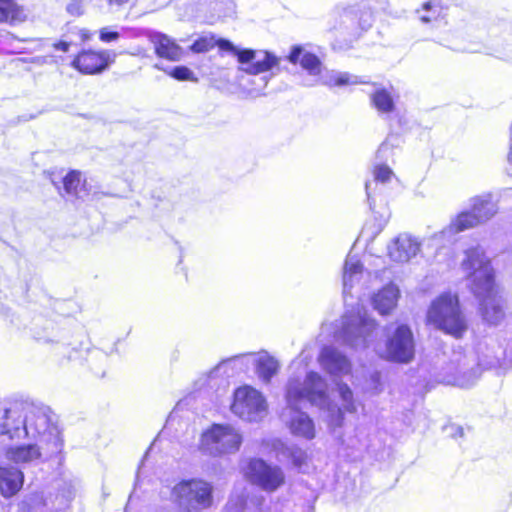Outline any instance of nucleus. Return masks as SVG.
I'll use <instances>...</instances> for the list:
<instances>
[{
	"mask_svg": "<svg viewBox=\"0 0 512 512\" xmlns=\"http://www.w3.org/2000/svg\"><path fill=\"white\" fill-rule=\"evenodd\" d=\"M372 25V14L365 12L359 19V26L362 29H368Z\"/></svg>",
	"mask_w": 512,
	"mask_h": 512,
	"instance_id": "ea45409f",
	"label": "nucleus"
},
{
	"mask_svg": "<svg viewBox=\"0 0 512 512\" xmlns=\"http://www.w3.org/2000/svg\"><path fill=\"white\" fill-rule=\"evenodd\" d=\"M26 13L16 0H0V24H16L26 20Z\"/></svg>",
	"mask_w": 512,
	"mask_h": 512,
	"instance_id": "bb28decb",
	"label": "nucleus"
},
{
	"mask_svg": "<svg viewBox=\"0 0 512 512\" xmlns=\"http://www.w3.org/2000/svg\"><path fill=\"white\" fill-rule=\"evenodd\" d=\"M289 62L292 64L300 63L301 67L308 72L311 76H320L319 81L326 86H347L366 83L360 80L356 75H352L348 72H340L335 70L326 71L323 73V65L318 56L315 54L304 51L299 46H293L288 56Z\"/></svg>",
	"mask_w": 512,
	"mask_h": 512,
	"instance_id": "423d86ee",
	"label": "nucleus"
},
{
	"mask_svg": "<svg viewBox=\"0 0 512 512\" xmlns=\"http://www.w3.org/2000/svg\"><path fill=\"white\" fill-rule=\"evenodd\" d=\"M461 267L470 279V288L479 301L483 319L489 324H498L504 317L503 299L498 293L494 270L484 250L480 246L468 249Z\"/></svg>",
	"mask_w": 512,
	"mask_h": 512,
	"instance_id": "f03ea898",
	"label": "nucleus"
},
{
	"mask_svg": "<svg viewBox=\"0 0 512 512\" xmlns=\"http://www.w3.org/2000/svg\"><path fill=\"white\" fill-rule=\"evenodd\" d=\"M421 243L410 234L398 235L389 245L388 254L395 262H408L420 250Z\"/></svg>",
	"mask_w": 512,
	"mask_h": 512,
	"instance_id": "dca6fc26",
	"label": "nucleus"
},
{
	"mask_svg": "<svg viewBox=\"0 0 512 512\" xmlns=\"http://www.w3.org/2000/svg\"><path fill=\"white\" fill-rule=\"evenodd\" d=\"M460 435H462V428H458Z\"/></svg>",
	"mask_w": 512,
	"mask_h": 512,
	"instance_id": "de8ad7c7",
	"label": "nucleus"
},
{
	"mask_svg": "<svg viewBox=\"0 0 512 512\" xmlns=\"http://www.w3.org/2000/svg\"><path fill=\"white\" fill-rule=\"evenodd\" d=\"M63 190L68 197L83 198L85 193L81 185V174L78 171L69 172L63 179Z\"/></svg>",
	"mask_w": 512,
	"mask_h": 512,
	"instance_id": "c756f323",
	"label": "nucleus"
},
{
	"mask_svg": "<svg viewBox=\"0 0 512 512\" xmlns=\"http://www.w3.org/2000/svg\"><path fill=\"white\" fill-rule=\"evenodd\" d=\"M335 386L344 411L347 413H356L357 405L355 403L352 389L348 386V384L342 381L335 382Z\"/></svg>",
	"mask_w": 512,
	"mask_h": 512,
	"instance_id": "7c9ffc66",
	"label": "nucleus"
},
{
	"mask_svg": "<svg viewBox=\"0 0 512 512\" xmlns=\"http://www.w3.org/2000/svg\"><path fill=\"white\" fill-rule=\"evenodd\" d=\"M479 377L480 373L478 372L477 368L469 373H463L462 375H459L456 378V384L461 388H470L476 383Z\"/></svg>",
	"mask_w": 512,
	"mask_h": 512,
	"instance_id": "f704fd0d",
	"label": "nucleus"
},
{
	"mask_svg": "<svg viewBox=\"0 0 512 512\" xmlns=\"http://www.w3.org/2000/svg\"><path fill=\"white\" fill-rule=\"evenodd\" d=\"M150 41L154 46L155 53L158 57L169 61H179L183 56L182 48L167 35L156 32L150 37Z\"/></svg>",
	"mask_w": 512,
	"mask_h": 512,
	"instance_id": "6ab92c4d",
	"label": "nucleus"
},
{
	"mask_svg": "<svg viewBox=\"0 0 512 512\" xmlns=\"http://www.w3.org/2000/svg\"><path fill=\"white\" fill-rule=\"evenodd\" d=\"M57 353L63 355L68 361L76 360L79 358L80 351L76 348H69V346L62 344L57 348Z\"/></svg>",
	"mask_w": 512,
	"mask_h": 512,
	"instance_id": "e433bc0d",
	"label": "nucleus"
},
{
	"mask_svg": "<svg viewBox=\"0 0 512 512\" xmlns=\"http://www.w3.org/2000/svg\"><path fill=\"white\" fill-rule=\"evenodd\" d=\"M49 412V409L44 407L31 408L25 414L16 406L6 408L5 419H11L17 425L10 428L9 423L5 420L0 425V432L7 434L11 440H19L24 437L39 438L40 442L46 445V454L49 457L56 456L62 451L63 439Z\"/></svg>",
	"mask_w": 512,
	"mask_h": 512,
	"instance_id": "7ed1b4c3",
	"label": "nucleus"
},
{
	"mask_svg": "<svg viewBox=\"0 0 512 512\" xmlns=\"http://www.w3.org/2000/svg\"><path fill=\"white\" fill-rule=\"evenodd\" d=\"M53 47L58 51L68 52L70 43H68L66 41H59V42L54 43Z\"/></svg>",
	"mask_w": 512,
	"mask_h": 512,
	"instance_id": "37998d69",
	"label": "nucleus"
},
{
	"mask_svg": "<svg viewBox=\"0 0 512 512\" xmlns=\"http://www.w3.org/2000/svg\"><path fill=\"white\" fill-rule=\"evenodd\" d=\"M268 405L263 394L251 386L237 388L233 394L231 411L248 422H259L267 414Z\"/></svg>",
	"mask_w": 512,
	"mask_h": 512,
	"instance_id": "9d476101",
	"label": "nucleus"
},
{
	"mask_svg": "<svg viewBox=\"0 0 512 512\" xmlns=\"http://www.w3.org/2000/svg\"><path fill=\"white\" fill-rule=\"evenodd\" d=\"M248 480L266 492H274L285 482L281 467L268 464L260 458L250 459L245 467Z\"/></svg>",
	"mask_w": 512,
	"mask_h": 512,
	"instance_id": "f8f14e48",
	"label": "nucleus"
},
{
	"mask_svg": "<svg viewBox=\"0 0 512 512\" xmlns=\"http://www.w3.org/2000/svg\"><path fill=\"white\" fill-rule=\"evenodd\" d=\"M469 211L459 213L450 224L436 237L452 238L455 234L473 228L491 219L497 213V205L490 194L475 196L470 199Z\"/></svg>",
	"mask_w": 512,
	"mask_h": 512,
	"instance_id": "0eeeda50",
	"label": "nucleus"
},
{
	"mask_svg": "<svg viewBox=\"0 0 512 512\" xmlns=\"http://www.w3.org/2000/svg\"><path fill=\"white\" fill-rule=\"evenodd\" d=\"M286 410L283 413L287 427L292 435L306 440L316 436L314 420L301 410L303 402L317 408L329 404V385L318 372L310 370L303 380L290 377L285 387Z\"/></svg>",
	"mask_w": 512,
	"mask_h": 512,
	"instance_id": "f257e3e1",
	"label": "nucleus"
},
{
	"mask_svg": "<svg viewBox=\"0 0 512 512\" xmlns=\"http://www.w3.org/2000/svg\"><path fill=\"white\" fill-rule=\"evenodd\" d=\"M40 448L36 444L10 446L6 449L5 456L16 464H31L41 458Z\"/></svg>",
	"mask_w": 512,
	"mask_h": 512,
	"instance_id": "4be33fe9",
	"label": "nucleus"
},
{
	"mask_svg": "<svg viewBox=\"0 0 512 512\" xmlns=\"http://www.w3.org/2000/svg\"><path fill=\"white\" fill-rule=\"evenodd\" d=\"M385 354L388 360L398 363H408L414 358V337L407 325H399L387 339Z\"/></svg>",
	"mask_w": 512,
	"mask_h": 512,
	"instance_id": "ddd939ff",
	"label": "nucleus"
},
{
	"mask_svg": "<svg viewBox=\"0 0 512 512\" xmlns=\"http://www.w3.org/2000/svg\"><path fill=\"white\" fill-rule=\"evenodd\" d=\"M115 57V53L109 50H83L73 59L71 65L83 74H99L114 62Z\"/></svg>",
	"mask_w": 512,
	"mask_h": 512,
	"instance_id": "4468645a",
	"label": "nucleus"
},
{
	"mask_svg": "<svg viewBox=\"0 0 512 512\" xmlns=\"http://www.w3.org/2000/svg\"><path fill=\"white\" fill-rule=\"evenodd\" d=\"M275 448L277 449L278 456L289 459L292 465L299 470H301L302 466L306 463V451L296 445H286L282 442H278Z\"/></svg>",
	"mask_w": 512,
	"mask_h": 512,
	"instance_id": "c85d7f7f",
	"label": "nucleus"
},
{
	"mask_svg": "<svg viewBox=\"0 0 512 512\" xmlns=\"http://www.w3.org/2000/svg\"><path fill=\"white\" fill-rule=\"evenodd\" d=\"M245 499L243 496L237 498H231L228 502V509L233 510L232 512H240L244 509Z\"/></svg>",
	"mask_w": 512,
	"mask_h": 512,
	"instance_id": "58836bf2",
	"label": "nucleus"
},
{
	"mask_svg": "<svg viewBox=\"0 0 512 512\" xmlns=\"http://www.w3.org/2000/svg\"><path fill=\"white\" fill-rule=\"evenodd\" d=\"M217 46L221 51L237 57L241 64H248L245 70L256 73L269 69L276 63L273 53L266 50L240 49L230 40L216 39L213 34H206L196 39L190 46L193 53H205Z\"/></svg>",
	"mask_w": 512,
	"mask_h": 512,
	"instance_id": "20e7f679",
	"label": "nucleus"
},
{
	"mask_svg": "<svg viewBox=\"0 0 512 512\" xmlns=\"http://www.w3.org/2000/svg\"><path fill=\"white\" fill-rule=\"evenodd\" d=\"M120 33L118 31L110 30L109 27H104L99 31V39L102 42L109 43L119 40Z\"/></svg>",
	"mask_w": 512,
	"mask_h": 512,
	"instance_id": "c9c22d12",
	"label": "nucleus"
},
{
	"mask_svg": "<svg viewBox=\"0 0 512 512\" xmlns=\"http://www.w3.org/2000/svg\"><path fill=\"white\" fill-rule=\"evenodd\" d=\"M24 482L23 472L14 466H0V493L10 498L18 493Z\"/></svg>",
	"mask_w": 512,
	"mask_h": 512,
	"instance_id": "a211bd4d",
	"label": "nucleus"
},
{
	"mask_svg": "<svg viewBox=\"0 0 512 512\" xmlns=\"http://www.w3.org/2000/svg\"><path fill=\"white\" fill-rule=\"evenodd\" d=\"M363 274V265L355 255L349 254L343 265V294L346 297L357 284Z\"/></svg>",
	"mask_w": 512,
	"mask_h": 512,
	"instance_id": "412c9836",
	"label": "nucleus"
},
{
	"mask_svg": "<svg viewBox=\"0 0 512 512\" xmlns=\"http://www.w3.org/2000/svg\"><path fill=\"white\" fill-rule=\"evenodd\" d=\"M6 421L9 423V427L10 428H13V426H16L17 424L13 422V420L11 419H6ZM5 422V411L3 412V414L0 416V425L3 424ZM1 435H3L1 432H0Z\"/></svg>",
	"mask_w": 512,
	"mask_h": 512,
	"instance_id": "a18cd8bd",
	"label": "nucleus"
},
{
	"mask_svg": "<svg viewBox=\"0 0 512 512\" xmlns=\"http://www.w3.org/2000/svg\"><path fill=\"white\" fill-rule=\"evenodd\" d=\"M154 68L157 70L164 71L166 74L171 76L172 78L178 81H186V80H196L194 78V74L191 69L186 66H175V67H166L160 63H156Z\"/></svg>",
	"mask_w": 512,
	"mask_h": 512,
	"instance_id": "473e14b6",
	"label": "nucleus"
},
{
	"mask_svg": "<svg viewBox=\"0 0 512 512\" xmlns=\"http://www.w3.org/2000/svg\"><path fill=\"white\" fill-rule=\"evenodd\" d=\"M372 106L380 114H389L395 110V101L392 92L383 87H377L370 95Z\"/></svg>",
	"mask_w": 512,
	"mask_h": 512,
	"instance_id": "cd10ccee",
	"label": "nucleus"
},
{
	"mask_svg": "<svg viewBox=\"0 0 512 512\" xmlns=\"http://www.w3.org/2000/svg\"><path fill=\"white\" fill-rule=\"evenodd\" d=\"M416 13L422 24H434L445 17L446 8L440 0H429L424 2L422 7L416 10Z\"/></svg>",
	"mask_w": 512,
	"mask_h": 512,
	"instance_id": "a878e982",
	"label": "nucleus"
},
{
	"mask_svg": "<svg viewBox=\"0 0 512 512\" xmlns=\"http://www.w3.org/2000/svg\"><path fill=\"white\" fill-rule=\"evenodd\" d=\"M500 364V358L498 356H495L491 358L488 361H485L484 359H480L479 366H485L486 368H493Z\"/></svg>",
	"mask_w": 512,
	"mask_h": 512,
	"instance_id": "79ce46f5",
	"label": "nucleus"
},
{
	"mask_svg": "<svg viewBox=\"0 0 512 512\" xmlns=\"http://www.w3.org/2000/svg\"><path fill=\"white\" fill-rule=\"evenodd\" d=\"M427 320L440 331L462 338L468 329V323L461 311L457 295L443 293L432 301L428 312Z\"/></svg>",
	"mask_w": 512,
	"mask_h": 512,
	"instance_id": "39448f33",
	"label": "nucleus"
},
{
	"mask_svg": "<svg viewBox=\"0 0 512 512\" xmlns=\"http://www.w3.org/2000/svg\"><path fill=\"white\" fill-rule=\"evenodd\" d=\"M252 365L255 366L259 379L264 383H269L279 369L278 361L267 352H262L257 357L253 354Z\"/></svg>",
	"mask_w": 512,
	"mask_h": 512,
	"instance_id": "b1692460",
	"label": "nucleus"
},
{
	"mask_svg": "<svg viewBox=\"0 0 512 512\" xmlns=\"http://www.w3.org/2000/svg\"><path fill=\"white\" fill-rule=\"evenodd\" d=\"M318 362L322 370L331 376L347 375L352 369V364L348 357L332 346H324L321 349Z\"/></svg>",
	"mask_w": 512,
	"mask_h": 512,
	"instance_id": "2eb2a0df",
	"label": "nucleus"
},
{
	"mask_svg": "<svg viewBox=\"0 0 512 512\" xmlns=\"http://www.w3.org/2000/svg\"><path fill=\"white\" fill-rule=\"evenodd\" d=\"M396 142H398L397 136H389L386 138L376 152L375 158L377 163L386 164V162L393 157Z\"/></svg>",
	"mask_w": 512,
	"mask_h": 512,
	"instance_id": "72a5a7b5",
	"label": "nucleus"
},
{
	"mask_svg": "<svg viewBox=\"0 0 512 512\" xmlns=\"http://www.w3.org/2000/svg\"><path fill=\"white\" fill-rule=\"evenodd\" d=\"M370 381L374 386L375 393H379L381 391V375L379 372L375 371L370 375Z\"/></svg>",
	"mask_w": 512,
	"mask_h": 512,
	"instance_id": "a19ab883",
	"label": "nucleus"
},
{
	"mask_svg": "<svg viewBox=\"0 0 512 512\" xmlns=\"http://www.w3.org/2000/svg\"><path fill=\"white\" fill-rule=\"evenodd\" d=\"M274 56L276 59V63L273 64L269 69L261 71V72L251 73V72L245 70V68L248 66V64H242L243 66L240 68V70L251 76V78L247 80V84H249L250 86H246V84H242V85L247 90L248 94H250L251 96L257 97V96H260L263 94V91L267 87V84H268L271 76L260 75V74L269 72L274 67H277L279 65L280 59L276 55H274Z\"/></svg>",
	"mask_w": 512,
	"mask_h": 512,
	"instance_id": "393cba45",
	"label": "nucleus"
},
{
	"mask_svg": "<svg viewBox=\"0 0 512 512\" xmlns=\"http://www.w3.org/2000/svg\"><path fill=\"white\" fill-rule=\"evenodd\" d=\"M320 410L326 411L328 413L327 422L330 429L334 430L343 425L344 422V412L342 409L335 404L331 397L329 396V404L325 408H319Z\"/></svg>",
	"mask_w": 512,
	"mask_h": 512,
	"instance_id": "2f4dec72",
	"label": "nucleus"
},
{
	"mask_svg": "<svg viewBox=\"0 0 512 512\" xmlns=\"http://www.w3.org/2000/svg\"><path fill=\"white\" fill-rule=\"evenodd\" d=\"M375 328V321L367 315V312L357 308L356 311L345 313L335 337L337 341L351 348H365Z\"/></svg>",
	"mask_w": 512,
	"mask_h": 512,
	"instance_id": "6e6552de",
	"label": "nucleus"
},
{
	"mask_svg": "<svg viewBox=\"0 0 512 512\" xmlns=\"http://www.w3.org/2000/svg\"><path fill=\"white\" fill-rule=\"evenodd\" d=\"M252 358L253 353L239 354L227 358L211 370L209 377L212 378L219 373H223L229 378L236 374L246 372L252 365Z\"/></svg>",
	"mask_w": 512,
	"mask_h": 512,
	"instance_id": "f3484780",
	"label": "nucleus"
},
{
	"mask_svg": "<svg viewBox=\"0 0 512 512\" xmlns=\"http://www.w3.org/2000/svg\"><path fill=\"white\" fill-rule=\"evenodd\" d=\"M398 298V287L394 284H389L373 296L372 304L375 310L385 315L395 308Z\"/></svg>",
	"mask_w": 512,
	"mask_h": 512,
	"instance_id": "5701e85b",
	"label": "nucleus"
},
{
	"mask_svg": "<svg viewBox=\"0 0 512 512\" xmlns=\"http://www.w3.org/2000/svg\"><path fill=\"white\" fill-rule=\"evenodd\" d=\"M394 177L392 169L383 163H376L373 169V180L367 181L365 185L369 206L373 209L375 196L378 193L379 184H386Z\"/></svg>",
	"mask_w": 512,
	"mask_h": 512,
	"instance_id": "aec40b11",
	"label": "nucleus"
},
{
	"mask_svg": "<svg viewBox=\"0 0 512 512\" xmlns=\"http://www.w3.org/2000/svg\"><path fill=\"white\" fill-rule=\"evenodd\" d=\"M242 443L240 433L230 425L213 424L202 434L201 449L212 456H221L239 450Z\"/></svg>",
	"mask_w": 512,
	"mask_h": 512,
	"instance_id": "1a4fd4ad",
	"label": "nucleus"
},
{
	"mask_svg": "<svg viewBox=\"0 0 512 512\" xmlns=\"http://www.w3.org/2000/svg\"><path fill=\"white\" fill-rule=\"evenodd\" d=\"M213 487L201 479L183 480L174 486L172 495L180 505L205 509L212 505Z\"/></svg>",
	"mask_w": 512,
	"mask_h": 512,
	"instance_id": "9b49d317",
	"label": "nucleus"
},
{
	"mask_svg": "<svg viewBox=\"0 0 512 512\" xmlns=\"http://www.w3.org/2000/svg\"><path fill=\"white\" fill-rule=\"evenodd\" d=\"M80 37H81L82 41H87V40L90 39L91 34H90V32L88 30L83 29V30L80 31Z\"/></svg>",
	"mask_w": 512,
	"mask_h": 512,
	"instance_id": "49530a36",
	"label": "nucleus"
},
{
	"mask_svg": "<svg viewBox=\"0 0 512 512\" xmlns=\"http://www.w3.org/2000/svg\"><path fill=\"white\" fill-rule=\"evenodd\" d=\"M110 6H123L128 3L130 0H105Z\"/></svg>",
	"mask_w": 512,
	"mask_h": 512,
	"instance_id": "c03bdc74",
	"label": "nucleus"
},
{
	"mask_svg": "<svg viewBox=\"0 0 512 512\" xmlns=\"http://www.w3.org/2000/svg\"><path fill=\"white\" fill-rule=\"evenodd\" d=\"M67 12L72 16H80L83 14V0H70L67 7Z\"/></svg>",
	"mask_w": 512,
	"mask_h": 512,
	"instance_id": "4c0bfd02",
	"label": "nucleus"
}]
</instances>
